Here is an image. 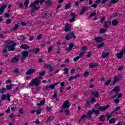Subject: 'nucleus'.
I'll list each match as a JSON object with an SVG mask.
<instances>
[{
  "instance_id": "nucleus-1",
  "label": "nucleus",
  "mask_w": 125,
  "mask_h": 125,
  "mask_svg": "<svg viewBox=\"0 0 125 125\" xmlns=\"http://www.w3.org/2000/svg\"><path fill=\"white\" fill-rule=\"evenodd\" d=\"M5 47L8 48L9 51H15V46L17 45V43H14V41L12 40H9L5 42Z\"/></svg>"
},
{
  "instance_id": "nucleus-2",
  "label": "nucleus",
  "mask_w": 125,
  "mask_h": 125,
  "mask_svg": "<svg viewBox=\"0 0 125 125\" xmlns=\"http://www.w3.org/2000/svg\"><path fill=\"white\" fill-rule=\"evenodd\" d=\"M40 3V0H37L34 1L32 3H31L29 6V7H32V9L30 10V12L31 13H35L36 11L39 10L40 9V7H36L34 6L35 5H37Z\"/></svg>"
},
{
  "instance_id": "nucleus-3",
  "label": "nucleus",
  "mask_w": 125,
  "mask_h": 125,
  "mask_svg": "<svg viewBox=\"0 0 125 125\" xmlns=\"http://www.w3.org/2000/svg\"><path fill=\"white\" fill-rule=\"evenodd\" d=\"M29 85L30 86H39V85H41V81L38 77H36L34 79L31 80V82L29 83Z\"/></svg>"
},
{
  "instance_id": "nucleus-4",
  "label": "nucleus",
  "mask_w": 125,
  "mask_h": 125,
  "mask_svg": "<svg viewBox=\"0 0 125 125\" xmlns=\"http://www.w3.org/2000/svg\"><path fill=\"white\" fill-rule=\"evenodd\" d=\"M122 75L118 74L117 75L114 76V81L112 83H111V85H115V83H118V82H121L122 81Z\"/></svg>"
},
{
  "instance_id": "nucleus-5",
  "label": "nucleus",
  "mask_w": 125,
  "mask_h": 125,
  "mask_svg": "<svg viewBox=\"0 0 125 125\" xmlns=\"http://www.w3.org/2000/svg\"><path fill=\"white\" fill-rule=\"evenodd\" d=\"M22 54L21 57V62H24V60L27 58L28 55H29V52L28 51H23L21 52Z\"/></svg>"
},
{
  "instance_id": "nucleus-6",
  "label": "nucleus",
  "mask_w": 125,
  "mask_h": 125,
  "mask_svg": "<svg viewBox=\"0 0 125 125\" xmlns=\"http://www.w3.org/2000/svg\"><path fill=\"white\" fill-rule=\"evenodd\" d=\"M112 91H115L116 93L114 97H112L111 98H114V97H117L119 92H120V86H116L112 90H111V92Z\"/></svg>"
},
{
  "instance_id": "nucleus-7",
  "label": "nucleus",
  "mask_w": 125,
  "mask_h": 125,
  "mask_svg": "<svg viewBox=\"0 0 125 125\" xmlns=\"http://www.w3.org/2000/svg\"><path fill=\"white\" fill-rule=\"evenodd\" d=\"M68 108H70V103L69 102V101H66L62 104V108L64 109H68Z\"/></svg>"
},
{
  "instance_id": "nucleus-8",
  "label": "nucleus",
  "mask_w": 125,
  "mask_h": 125,
  "mask_svg": "<svg viewBox=\"0 0 125 125\" xmlns=\"http://www.w3.org/2000/svg\"><path fill=\"white\" fill-rule=\"evenodd\" d=\"M109 53L110 50L108 49L104 50L102 54V58H106V57H108V56H109Z\"/></svg>"
},
{
  "instance_id": "nucleus-9",
  "label": "nucleus",
  "mask_w": 125,
  "mask_h": 125,
  "mask_svg": "<svg viewBox=\"0 0 125 125\" xmlns=\"http://www.w3.org/2000/svg\"><path fill=\"white\" fill-rule=\"evenodd\" d=\"M89 111L90 112L91 116H92V114H93V113L96 115V116H99L100 114L99 110L94 108H92V110H90Z\"/></svg>"
},
{
  "instance_id": "nucleus-10",
  "label": "nucleus",
  "mask_w": 125,
  "mask_h": 125,
  "mask_svg": "<svg viewBox=\"0 0 125 125\" xmlns=\"http://www.w3.org/2000/svg\"><path fill=\"white\" fill-rule=\"evenodd\" d=\"M112 25L111 21H104V28L105 29H109V26Z\"/></svg>"
},
{
  "instance_id": "nucleus-11",
  "label": "nucleus",
  "mask_w": 125,
  "mask_h": 125,
  "mask_svg": "<svg viewBox=\"0 0 125 125\" xmlns=\"http://www.w3.org/2000/svg\"><path fill=\"white\" fill-rule=\"evenodd\" d=\"M109 108H110V105H106V106H100L98 108V110H99V111H101L102 112V111H106V110H107V109H109Z\"/></svg>"
},
{
  "instance_id": "nucleus-12",
  "label": "nucleus",
  "mask_w": 125,
  "mask_h": 125,
  "mask_svg": "<svg viewBox=\"0 0 125 125\" xmlns=\"http://www.w3.org/2000/svg\"><path fill=\"white\" fill-rule=\"evenodd\" d=\"M91 118H92V116L89 110L88 111L87 115H83L81 116V119H91Z\"/></svg>"
},
{
  "instance_id": "nucleus-13",
  "label": "nucleus",
  "mask_w": 125,
  "mask_h": 125,
  "mask_svg": "<svg viewBox=\"0 0 125 125\" xmlns=\"http://www.w3.org/2000/svg\"><path fill=\"white\" fill-rule=\"evenodd\" d=\"M35 71H36V70H35L34 69L30 68L27 71V72L25 73V75H26L27 76H29L30 75H33V74H34Z\"/></svg>"
},
{
  "instance_id": "nucleus-14",
  "label": "nucleus",
  "mask_w": 125,
  "mask_h": 125,
  "mask_svg": "<svg viewBox=\"0 0 125 125\" xmlns=\"http://www.w3.org/2000/svg\"><path fill=\"white\" fill-rule=\"evenodd\" d=\"M71 15L72 18H71L69 20V22H74V21H75V20L76 19V18H77V16H78V15H76V14H75V13H71Z\"/></svg>"
},
{
  "instance_id": "nucleus-15",
  "label": "nucleus",
  "mask_w": 125,
  "mask_h": 125,
  "mask_svg": "<svg viewBox=\"0 0 125 125\" xmlns=\"http://www.w3.org/2000/svg\"><path fill=\"white\" fill-rule=\"evenodd\" d=\"M41 50L40 49V48H35V49H30L28 50V51H31L33 53H35V54H38L40 52Z\"/></svg>"
},
{
  "instance_id": "nucleus-16",
  "label": "nucleus",
  "mask_w": 125,
  "mask_h": 125,
  "mask_svg": "<svg viewBox=\"0 0 125 125\" xmlns=\"http://www.w3.org/2000/svg\"><path fill=\"white\" fill-rule=\"evenodd\" d=\"M89 9V7H88L87 6L83 7L80 12V15L83 14L84 13V12H85V11H86V10H88Z\"/></svg>"
},
{
  "instance_id": "nucleus-17",
  "label": "nucleus",
  "mask_w": 125,
  "mask_h": 125,
  "mask_svg": "<svg viewBox=\"0 0 125 125\" xmlns=\"http://www.w3.org/2000/svg\"><path fill=\"white\" fill-rule=\"evenodd\" d=\"M20 47L21 48V49H24V50H26L27 49H29L30 48V46L27 45V44H21Z\"/></svg>"
},
{
  "instance_id": "nucleus-18",
  "label": "nucleus",
  "mask_w": 125,
  "mask_h": 125,
  "mask_svg": "<svg viewBox=\"0 0 125 125\" xmlns=\"http://www.w3.org/2000/svg\"><path fill=\"white\" fill-rule=\"evenodd\" d=\"M80 76H81V75L77 74L75 76H71L70 77H69L68 78V82H71V81H73V80H75V79H77V78H80Z\"/></svg>"
},
{
  "instance_id": "nucleus-19",
  "label": "nucleus",
  "mask_w": 125,
  "mask_h": 125,
  "mask_svg": "<svg viewBox=\"0 0 125 125\" xmlns=\"http://www.w3.org/2000/svg\"><path fill=\"white\" fill-rule=\"evenodd\" d=\"M45 3L46 6H52V4H53V2L51 0H46Z\"/></svg>"
},
{
  "instance_id": "nucleus-20",
  "label": "nucleus",
  "mask_w": 125,
  "mask_h": 125,
  "mask_svg": "<svg viewBox=\"0 0 125 125\" xmlns=\"http://www.w3.org/2000/svg\"><path fill=\"white\" fill-rule=\"evenodd\" d=\"M86 0H79V1H75L74 2L75 6L77 8H79L80 7V5H79V3H81V2H83V1H85Z\"/></svg>"
},
{
  "instance_id": "nucleus-21",
  "label": "nucleus",
  "mask_w": 125,
  "mask_h": 125,
  "mask_svg": "<svg viewBox=\"0 0 125 125\" xmlns=\"http://www.w3.org/2000/svg\"><path fill=\"white\" fill-rule=\"evenodd\" d=\"M95 42H103V38L102 37H95L94 39Z\"/></svg>"
},
{
  "instance_id": "nucleus-22",
  "label": "nucleus",
  "mask_w": 125,
  "mask_h": 125,
  "mask_svg": "<svg viewBox=\"0 0 125 125\" xmlns=\"http://www.w3.org/2000/svg\"><path fill=\"white\" fill-rule=\"evenodd\" d=\"M19 61V58H18V57L16 56L15 57H13L12 60H11V63H16Z\"/></svg>"
},
{
  "instance_id": "nucleus-23",
  "label": "nucleus",
  "mask_w": 125,
  "mask_h": 125,
  "mask_svg": "<svg viewBox=\"0 0 125 125\" xmlns=\"http://www.w3.org/2000/svg\"><path fill=\"white\" fill-rule=\"evenodd\" d=\"M7 6L6 5H2L0 8V15H1L3 12H4V9L6 8Z\"/></svg>"
},
{
  "instance_id": "nucleus-24",
  "label": "nucleus",
  "mask_w": 125,
  "mask_h": 125,
  "mask_svg": "<svg viewBox=\"0 0 125 125\" xmlns=\"http://www.w3.org/2000/svg\"><path fill=\"white\" fill-rule=\"evenodd\" d=\"M99 120L100 122H105L106 121V117L104 115H101L100 116L99 118Z\"/></svg>"
},
{
  "instance_id": "nucleus-25",
  "label": "nucleus",
  "mask_w": 125,
  "mask_h": 125,
  "mask_svg": "<svg viewBox=\"0 0 125 125\" xmlns=\"http://www.w3.org/2000/svg\"><path fill=\"white\" fill-rule=\"evenodd\" d=\"M49 17H50V14L47 13H45L43 15V16L42 17V18L43 19H48Z\"/></svg>"
},
{
  "instance_id": "nucleus-26",
  "label": "nucleus",
  "mask_w": 125,
  "mask_h": 125,
  "mask_svg": "<svg viewBox=\"0 0 125 125\" xmlns=\"http://www.w3.org/2000/svg\"><path fill=\"white\" fill-rule=\"evenodd\" d=\"M44 75H45V71H42L41 73H40L39 76L37 78H38L40 80H43L42 76H44Z\"/></svg>"
},
{
  "instance_id": "nucleus-27",
  "label": "nucleus",
  "mask_w": 125,
  "mask_h": 125,
  "mask_svg": "<svg viewBox=\"0 0 125 125\" xmlns=\"http://www.w3.org/2000/svg\"><path fill=\"white\" fill-rule=\"evenodd\" d=\"M71 25L69 24V23H66L65 25V28L64 29L65 32H68L69 30L71 29Z\"/></svg>"
},
{
  "instance_id": "nucleus-28",
  "label": "nucleus",
  "mask_w": 125,
  "mask_h": 125,
  "mask_svg": "<svg viewBox=\"0 0 125 125\" xmlns=\"http://www.w3.org/2000/svg\"><path fill=\"white\" fill-rule=\"evenodd\" d=\"M12 87H13V85H12V84H7L6 85V89L7 90H11Z\"/></svg>"
},
{
  "instance_id": "nucleus-29",
  "label": "nucleus",
  "mask_w": 125,
  "mask_h": 125,
  "mask_svg": "<svg viewBox=\"0 0 125 125\" xmlns=\"http://www.w3.org/2000/svg\"><path fill=\"white\" fill-rule=\"evenodd\" d=\"M91 94H92V95H94V96H95V97H96V98L99 97V94L98 93V92H97V91H92Z\"/></svg>"
},
{
  "instance_id": "nucleus-30",
  "label": "nucleus",
  "mask_w": 125,
  "mask_h": 125,
  "mask_svg": "<svg viewBox=\"0 0 125 125\" xmlns=\"http://www.w3.org/2000/svg\"><path fill=\"white\" fill-rule=\"evenodd\" d=\"M116 55L119 59H121L124 55V51H122L121 53L117 54Z\"/></svg>"
},
{
  "instance_id": "nucleus-31",
  "label": "nucleus",
  "mask_w": 125,
  "mask_h": 125,
  "mask_svg": "<svg viewBox=\"0 0 125 125\" xmlns=\"http://www.w3.org/2000/svg\"><path fill=\"white\" fill-rule=\"evenodd\" d=\"M111 24L112 26H117L119 24V21L118 20H114L112 21Z\"/></svg>"
},
{
  "instance_id": "nucleus-32",
  "label": "nucleus",
  "mask_w": 125,
  "mask_h": 125,
  "mask_svg": "<svg viewBox=\"0 0 125 125\" xmlns=\"http://www.w3.org/2000/svg\"><path fill=\"white\" fill-rule=\"evenodd\" d=\"M104 116L105 118H106L107 121H109V120H110V119L112 118L111 115L110 114V113H109L108 112L105 114Z\"/></svg>"
},
{
  "instance_id": "nucleus-33",
  "label": "nucleus",
  "mask_w": 125,
  "mask_h": 125,
  "mask_svg": "<svg viewBox=\"0 0 125 125\" xmlns=\"http://www.w3.org/2000/svg\"><path fill=\"white\" fill-rule=\"evenodd\" d=\"M98 64L97 63H90L89 64V68L90 69H93V68H95L96 66H97Z\"/></svg>"
},
{
  "instance_id": "nucleus-34",
  "label": "nucleus",
  "mask_w": 125,
  "mask_h": 125,
  "mask_svg": "<svg viewBox=\"0 0 125 125\" xmlns=\"http://www.w3.org/2000/svg\"><path fill=\"white\" fill-rule=\"evenodd\" d=\"M72 5V3L71 2H69L67 4H66L65 6V9H69V8H70V7H71Z\"/></svg>"
},
{
  "instance_id": "nucleus-35",
  "label": "nucleus",
  "mask_w": 125,
  "mask_h": 125,
  "mask_svg": "<svg viewBox=\"0 0 125 125\" xmlns=\"http://www.w3.org/2000/svg\"><path fill=\"white\" fill-rule=\"evenodd\" d=\"M44 103H45V99H43L39 104H38L37 105L38 106H42V105H43Z\"/></svg>"
},
{
  "instance_id": "nucleus-36",
  "label": "nucleus",
  "mask_w": 125,
  "mask_h": 125,
  "mask_svg": "<svg viewBox=\"0 0 125 125\" xmlns=\"http://www.w3.org/2000/svg\"><path fill=\"white\" fill-rule=\"evenodd\" d=\"M52 97L55 99L57 98V90H54V94L52 95Z\"/></svg>"
},
{
  "instance_id": "nucleus-37",
  "label": "nucleus",
  "mask_w": 125,
  "mask_h": 125,
  "mask_svg": "<svg viewBox=\"0 0 125 125\" xmlns=\"http://www.w3.org/2000/svg\"><path fill=\"white\" fill-rule=\"evenodd\" d=\"M42 108L39 107V108L36 110V113L37 115H40L41 113H42Z\"/></svg>"
},
{
  "instance_id": "nucleus-38",
  "label": "nucleus",
  "mask_w": 125,
  "mask_h": 125,
  "mask_svg": "<svg viewBox=\"0 0 125 125\" xmlns=\"http://www.w3.org/2000/svg\"><path fill=\"white\" fill-rule=\"evenodd\" d=\"M109 124H114L116 123V118H111L109 121Z\"/></svg>"
},
{
  "instance_id": "nucleus-39",
  "label": "nucleus",
  "mask_w": 125,
  "mask_h": 125,
  "mask_svg": "<svg viewBox=\"0 0 125 125\" xmlns=\"http://www.w3.org/2000/svg\"><path fill=\"white\" fill-rule=\"evenodd\" d=\"M106 30L105 29H104V28H101L100 30V33L101 34H104V33H106Z\"/></svg>"
},
{
  "instance_id": "nucleus-40",
  "label": "nucleus",
  "mask_w": 125,
  "mask_h": 125,
  "mask_svg": "<svg viewBox=\"0 0 125 125\" xmlns=\"http://www.w3.org/2000/svg\"><path fill=\"white\" fill-rule=\"evenodd\" d=\"M111 83V79H108L106 82L104 83V85L108 86Z\"/></svg>"
},
{
  "instance_id": "nucleus-41",
  "label": "nucleus",
  "mask_w": 125,
  "mask_h": 125,
  "mask_svg": "<svg viewBox=\"0 0 125 125\" xmlns=\"http://www.w3.org/2000/svg\"><path fill=\"white\" fill-rule=\"evenodd\" d=\"M52 49H53V46H49L48 48V53H50L52 51Z\"/></svg>"
},
{
  "instance_id": "nucleus-42",
  "label": "nucleus",
  "mask_w": 125,
  "mask_h": 125,
  "mask_svg": "<svg viewBox=\"0 0 125 125\" xmlns=\"http://www.w3.org/2000/svg\"><path fill=\"white\" fill-rule=\"evenodd\" d=\"M103 46H105V44L102 42L100 43L97 47V48H101V47H103Z\"/></svg>"
},
{
  "instance_id": "nucleus-43",
  "label": "nucleus",
  "mask_w": 125,
  "mask_h": 125,
  "mask_svg": "<svg viewBox=\"0 0 125 125\" xmlns=\"http://www.w3.org/2000/svg\"><path fill=\"white\" fill-rule=\"evenodd\" d=\"M65 40H66V41H69V40H71V37H70V34L66 35Z\"/></svg>"
},
{
  "instance_id": "nucleus-44",
  "label": "nucleus",
  "mask_w": 125,
  "mask_h": 125,
  "mask_svg": "<svg viewBox=\"0 0 125 125\" xmlns=\"http://www.w3.org/2000/svg\"><path fill=\"white\" fill-rule=\"evenodd\" d=\"M30 2V0H25V1L24 2V5L27 7L28 5H29V3Z\"/></svg>"
},
{
  "instance_id": "nucleus-45",
  "label": "nucleus",
  "mask_w": 125,
  "mask_h": 125,
  "mask_svg": "<svg viewBox=\"0 0 125 125\" xmlns=\"http://www.w3.org/2000/svg\"><path fill=\"white\" fill-rule=\"evenodd\" d=\"M84 54H85V51H83L81 52L78 56L80 57V58H82V57H83Z\"/></svg>"
},
{
  "instance_id": "nucleus-46",
  "label": "nucleus",
  "mask_w": 125,
  "mask_h": 125,
  "mask_svg": "<svg viewBox=\"0 0 125 125\" xmlns=\"http://www.w3.org/2000/svg\"><path fill=\"white\" fill-rule=\"evenodd\" d=\"M63 71H64V74H69V68H64L63 70Z\"/></svg>"
},
{
  "instance_id": "nucleus-47",
  "label": "nucleus",
  "mask_w": 125,
  "mask_h": 125,
  "mask_svg": "<svg viewBox=\"0 0 125 125\" xmlns=\"http://www.w3.org/2000/svg\"><path fill=\"white\" fill-rule=\"evenodd\" d=\"M13 73H16V74H19V73H20L19 68H15L13 70Z\"/></svg>"
},
{
  "instance_id": "nucleus-48",
  "label": "nucleus",
  "mask_w": 125,
  "mask_h": 125,
  "mask_svg": "<svg viewBox=\"0 0 125 125\" xmlns=\"http://www.w3.org/2000/svg\"><path fill=\"white\" fill-rule=\"evenodd\" d=\"M42 34H40L38 36L37 38V40H38V41H40V40H42Z\"/></svg>"
},
{
  "instance_id": "nucleus-49",
  "label": "nucleus",
  "mask_w": 125,
  "mask_h": 125,
  "mask_svg": "<svg viewBox=\"0 0 125 125\" xmlns=\"http://www.w3.org/2000/svg\"><path fill=\"white\" fill-rule=\"evenodd\" d=\"M65 114L66 116H69V115H71V112H70V111H69V110L66 109L65 111Z\"/></svg>"
},
{
  "instance_id": "nucleus-50",
  "label": "nucleus",
  "mask_w": 125,
  "mask_h": 125,
  "mask_svg": "<svg viewBox=\"0 0 125 125\" xmlns=\"http://www.w3.org/2000/svg\"><path fill=\"white\" fill-rule=\"evenodd\" d=\"M19 28V25L17 24H15L14 27L13 28V30H17V29Z\"/></svg>"
},
{
  "instance_id": "nucleus-51",
  "label": "nucleus",
  "mask_w": 125,
  "mask_h": 125,
  "mask_svg": "<svg viewBox=\"0 0 125 125\" xmlns=\"http://www.w3.org/2000/svg\"><path fill=\"white\" fill-rule=\"evenodd\" d=\"M54 118H53V116H50L47 119V122H50V121H52V120H54Z\"/></svg>"
},
{
  "instance_id": "nucleus-52",
  "label": "nucleus",
  "mask_w": 125,
  "mask_h": 125,
  "mask_svg": "<svg viewBox=\"0 0 125 125\" xmlns=\"http://www.w3.org/2000/svg\"><path fill=\"white\" fill-rule=\"evenodd\" d=\"M1 100H5L6 99V95L3 94L1 97Z\"/></svg>"
},
{
  "instance_id": "nucleus-53",
  "label": "nucleus",
  "mask_w": 125,
  "mask_h": 125,
  "mask_svg": "<svg viewBox=\"0 0 125 125\" xmlns=\"http://www.w3.org/2000/svg\"><path fill=\"white\" fill-rule=\"evenodd\" d=\"M12 21V20L11 19H8L6 21V24H10Z\"/></svg>"
},
{
  "instance_id": "nucleus-54",
  "label": "nucleus",
  "mask_w": 125,
  "mask_h": 125,
  "mask_svg": "<svg viewBox=\"0 0 125 125\" xmlns=\"http://www.w3.org/2000/svg\"><path fill=\"white\" fill-rule=\"evenodd\" d=\"M6 88H2L1 89H0V92L1 93H4V91H6Z\"/></svg>"
},
{
  "instance_id": "nucleus-55",
  "label": "nucleus",
  "mask_w": 125,
  "mask_h": 125,
  "mask_svg": "<svg viewBox=\"0 0 125 125\" xmlns=\"http://www.w3.org/2000/svg\"><path fill=\"white\" fill-rule=\"evenodd\" d=\"M57 53H60V51H61V49L60 48V46H57Z\"/></svg>"
},
{
  "instance_id": "nucleus-56",
  "label": "nucleus",
  "mask_w": 125,
  "mask_h": 125,
  "mask_svg": "<svg viewBox=\"0 0 125 125\" xmlns=\"http://www.w3.org/2000/svg\"><path fill=\"white\" fill-rule=\"evenodd\" d=\"M96 16V13L95 12H93L91 13V14L89 16V17L90 18H91L93 16Z\"/></svg>"
},
{
  "instance_id": "nucleus-57",
  "label": "nucleus",
  "mask_w": 125,
  "mask_h": 125,
  "mask_svg": "<svg viewBox=\"0 0 125 125\" xmlns=\"http://www.w3.org/2000/svg\"><path fill=\"white\" fill-rule=\"evenodd\" d=\"M81 59V58H80L78 56L76 57V58H74L73 61H74V62H77V61H78V60H79V59Z\"/></svg>"
},
{
  "instance_id": "nucleus-58",
  "label": "nucleus",
  "mask_w": 125,
  "mask_h": 125,
  "mask_svg": "<svg viewBox=\"0 0 125 125\" xmlns=\"http://www.w3.org/2000/svg\"><path fill=\"white\" fill-rule=\"evenodd\" d=\"M6 95L8 101H10V97H11V95H10L9 93H7Z\"/></svg>"
},
{
  "instance_id": "nucleus-59",
  "label": "nucleus",
  "mask_w": 125,
  "mask_h": 125,
  "mask_svg": "<svg viewBox=\"0 0 125 125\" xmlns=\"http://www.w3.org/2000/svg\"><path fill=\"white\" fill-rule=\"evenodd\" d=\"M69 35L70 36L71 39H76V36H75V34H69Z\"/></svg>"
},
{
  "instance_id": "nucleus-60",
  "label": "nucleus",
  "mask_w": 125,
  "mask_h": 125,
  "mask_svg": "<svg viewBox=\"0 0 125 125\" xmlns=\"http://www.w3.org/2000/svg\"><path fill=\"white\" fill-rule=\"evenodd\" d=\"M20 38L21 41H25V40L26 39V37H25L24 35H21L20 36Z\"/></svg>"
},
{
  "instance_id": "nucleus-61",
  "label": "nucleus",
  "mask_w": 125,
  "mask_h": 125,
  "mask_svg": "<svg viewBox=\"0 0 125 125\" xmlns=\"http://www.w3.org/2000/svg\"><path fill=\"white\" fill-rule=\"evenodd\" d=\"M119 0H111V3H117V2H119Z\"/></svg>"
},
{
  "instance_id": "nucleus-62",
  "label": "nucleus",
  "mask_w": 125,
  "mask_h": 125,
  "mask_svg": "<svg viewBox=\"0 0 125 125\" xmlns=\"http://www.w3.org/2000/svg\"><path fill=\"white\" fill-rule=\"evenodd\" d=\"M74 44L73 43H71L69 44V47L72 49V48H73V47H74Z\"/></svg>"
},
{
  "instance_id": "nucleus-63",
  "label": "nucleus",
  "mask_w": 125,
  "mask_h": 125,
  "mask_svg": "<svg viewBox=\"0 0 125 125\" xmlns=\"http://www.w3.org/2000/svg\"><path fill=\"white\" fill-rule=\"evenodd\" d=\"M89 75V72H85L83 74V77H87Z\"/></svg>"
},
{
  "instance_id": "nucleus-64",
  "label": "nucleus",
  "mask_w": 125,
  "mask_h": 125,
  "mask_svg": "<svg viewBox=\"0 0 125 125\" xmlns=\"http://www.w3.org/2000/svg\"><path fill=\"white\" fill-rule=\"evenodd\" d=\"M2 53H3L4 54H5V53H7V49H3Z\"/></svg>"
}]
</instances>
